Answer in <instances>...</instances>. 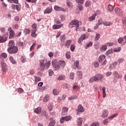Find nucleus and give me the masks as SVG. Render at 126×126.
I'll return each mask as SVG.
<instances>
[{"label": "nucleus", "instance_id": "obj_53", "mask_svg": "<svg viewBox=\"0 0 126 126\" xmlns=\"http://www.w3.org/2000/svg\"><path fill=\"white\" fill-rule=\"evenodd\" d=\"M70 78L72 80L74 79V73L72 72L70 73Z\"/></svg>", "mask_w": 126, "mask_h": 126}, {"label": "nucleus", "instance_id": "obj_44", "mask_svg": "<svg viewBox=\"0 0 126 126\" xmlns=\"http://www.w3.org/2000/svg\"><path fill=\"white\" fill-rule=\"evenodd\" d=\"M100 35L99 34V33H97L94 37V41H98V40L100 39Z\"/></svg>", "mask_w": 126, "mask_h": 126}, {"label": "nucleus", "instance_id": "obj_5", "mask_svg": "<svg viewBox=\"0 0 126 126\" xmlns=\"http://www.w3.org/2000/svg\"><path fill=\"white\" fill-rule=\"evenodd\" d=\"M71 119V117L70 116L62 117L60 119V123H61V124H63V123H64V121L66 122H68V121H70Z\"/></svg>", "mask_w": 126, "mask_h": 126}, {"label": "nucleus", "instance_id": "obj_15", "mask_svg": "<svg viewBox=\"0 0 126 126\" xmlns=\"http://www.w3.org/2000/svg\"><path fill=\"white\" fill-rule=\"evenodd\" d=\"M72 42V40L71 39L67 40L65 44V47H66V48H69V46H70Z\"/></svg>", "mask_w": 126, "mask_h": 126}, {"label": "nucleus", "instance_id": "obj_60", "mask_svg": "<svg viewBox=\"0 0 126 126\" xmlns=\"http://www.w3.org/2000/svg\"><path fill=\"white\" fill-rule=\"evenodd\" d=\"M91 4V2L90 0H87L86 2V6H89Z\"/></svg>", "mask_w": 126, "mask_h": 126}, {"label": "nucleus", "instance_id": "obj_9", "mask_svg": "<svg viewBox=\"0 0 126 126\" xmlns=\"http://www.w3.org/2000/svg\"><path fill=\"white\" fill-rule=\"evenodd\" d=\"M85 110H84V108L82 105H79L78 106V112L77 114H79V113H83Z\"/></svg>", "mask_w": 126, "mask_h": 126}, {"label": "nucleus", "instance_id": "obj_40", "mask_svg": "<svg viewBox=\"0 0 126 126\" xmlns=\"http://www.w3.org/2000/svg\"><path fill=\"white\" fill-rule=\"evenodd\" d=\"M50 97L48 95H46L44 98H43V102H48V100H49Z\"/></svg>", "mask_w": 126, "mask_h": 126}, {"label": "nucleus", "instance_id": "obj_30", "mask_svg": "<svg viewBox=\"0 0 126 126\" xmlns=\"http://www.w3.org/2000/svg\"><path fill=\"white\" fill-rule=\"evenodd\" d=\"M65 76H64V75H60L58 78V80H65Z\"/></svg>", "mask_w": 126, "mask_h": 126}, {"label": "nucleus", "instance_id": "obj_22", "mask_svg": "<svg viewBox=\"0 0 126 126\" xmlns=\"http://www.w3.org/2000/svg\"><path fill=\"white\" fill-rule=\"evenodd\" d=\"M41 111H42V109L41 108V107H38L37 108L34 109V113H35V114H37V115H39V114L41 113Z\"/></svg>", "mask_w": 126, "mask_h": 126}, {"label": "nucleus", "instance_id": "obj_35", "mask_svg": "<svg viewBox=\"0 0 126 126\" xmlns=\"http://www.w3.org/2000/svg\"><path fill=\"white\" fill-rule=\"evenodd\" d=\"M24 32L25 35H29V34H30V32H31V31H30V29H27L24 31Z\"/></svg>", "mask_w": 126, "mask_h": 126}, {"label": "nucleus", "instance_id": "obj_4", "mask_svg": "<svg viewBox=\"0 0 126 126\" xmlns=\"http://www.w3.org/2000/svg\"><path fill=\"white\" fill-rule=\"evenodd\" d=\"M70 25H72V27H75L76 26V31H77V28L79 27V21L77 20H72L70 22Z\"/></svg>", "mask_w": 126, "mask_h": 126}, {"label": "nucleus", "instance_id": "obj_38", "mask_svg": "<svg viewBox=\"0 0 126 126\" xmlns=\"http://www.w3.org/2000/svg\"><path fill=\"white\" fill-rule=\"evenodd\" d=\"M21 62L23 63H26V57L24 56H22L21 57Z\"/></svg>", "mask_w": 126, "mask_h": 126}, {"label": "nucleus", "instance_id": "obj_48", "mask_svg": "<svg viewBox=\"0 0 126 126\" xmlns=\"http://www.w3.org/2000/svg\"><path fill=\"white\" fill-rule=\"evenodd\" d=\"M121 50H122V48L119 47H118L117 48L114 49V51L116 53H118V52H121Z\"/></svg>", "mask_w": 126, "mask_h": 126}, {"label": "nucleus", "instance_id": "obj_58", "mask_svg": "<svg viewBox=\"0 0 126 126\" xmlns=\"http://www.w3.org/2000/svg\"><path fill=\"white\" fill-rule=\"evenodd\" d=\"M35 46H36V43H34L30 48V51H32V50H34L35 48Z\"/></svg>", "mask_w": 126, "mask_h": 126}, {"label": "nucleus", "instance_id": "obj_12", "mask_svg": "<svg viewBox=\"0 0 126 126\" xmlns=\"http://www.w3.org/2000/svg\"><path fill=\"white\" fill-rule=\"evenodd\" d=\"M54 9L57 11H65V10L63 8H62L58 5L54 6Z\"/></svg>", "mask_w": 126, "mask_h": 126}, {"label": "nucleus", "instance_id": "obj_20", "mask_svg": "<svg viewBox=\"0 0 126 126\" xmlns=\"http://www.w3.org/2000/svg\"><path fill=\"white\" fill-rule=\"evenodd\" d=\"M9 48H12L15 47V43H14L13 40H10L8 43Z\"/></svg>", "mask_w": 126, "mask_h": 126}, {"label": "nucleus", "instance_id": "obj_13", "mask_svg": "<svg viewBox=\"0 0 126 126\" xmlns=\"http://www.w3.org/2000/svg\"><path fill=\"white\" fill-rule=\"evenodd\" d=\"M6 40L7 38L5 35L0 36V43H4V42H6Z\"/></svg>", "mask_w": 126, "mask_h": 126}, {"label": "nucleus", "instance_id": "obj_56", "mask_svg": "<svg viewBox=\"0 0 126 126\" xmlns=\"http://www.w3.org/2000/svg\"><path fill=\"white\" fill-rule=\"evenodd\" d=\"M112 53H113L112 50H109L107 51H106V56H109V55L112 54Z\"/></svg>", "mask_w": 126, "mask_h": 126}, {"label": "nucleus", "instance_id": "obj_64", "mask_svg": "<svg viewBox=\"0 0 126 126\" xmlns=\"http://www.w3.org/2000/svg\"><path fill=\"white\" fill-rule=\"evenodd\" d=\"M94 67H98L99 66V63L97 62H95L94 63Z\"/></svg>", "mask_w": 126, "mask_h": 126}, {"label": "nucleus", "instance_id": "obj_8", "mask_svg": "<svg viewBox=\"0 0 126 126\" xmlns=\"http://www.w3.org/2000/svg\"><path fill=\"white\" fill-rule=\"evenodd\" d=\"M114 11L116 14H118L119 16L123 15V11L120 8L116 7L114 9Z\"/></svg>", "mask_w": 126, "mask_h": 126}, {"label": "nucleus", "instance_id": "obj_46", "mask_svg": "<svg viewBox=\"0 0 126 126\" xmlns=\"http://www.w3.org/2000/svg\"><path fill=\"white\" fill-rule=\"evenodd\" d=\"M34 78L35 79V82H39V81H41V78L36 77V76H34Z\"/></svg>", "mask_w": 126, "mask_h": 126}, {"label": "nucleus", "instance_id": "obj_25", "mask_svg": "<svg viewBox=\"0 0 126 126\" xmlns=\"http://www.w3.org/2000/svg\"><path fill=\"white\" fill-rule=\"evenodd\" d=\"M108 110H105L103 111L102 113V117L103 118H107V117H108Z\"/></svg>", "mask_w": 126, "mask_h": 126}, {"label": "nucleus", "instance_id": "obj_1", "mask_svg": "<svg viewBox=\"0 0 126 126\" xmlns=\"http://www.w3.org/2000/svg\"><path fill=\"white\" fill-rule=\"evenodd\" d=\"M103 78V75L101 74H96L94 76L92 77L89 80L90 82H94V81H99Z\"/></svg>", "mask_w": 126, "mask_h": 126}, {"label": "nucleus", "instance_id": "obj_45", "mask_svg": "<svg viewBox=\"0 0 126 126\" xmlns=\"http://www.w3.org/2000/svg\"><path fill=\"white\" fill-rule=\"evenodd\" d=\"M19 27V26L18 25V24H15L13 25L12 26V28L13 29H14V30H17V29H18Z\"/></svg>", "mask_w": 126, "mask_h": 126}, {"label": "nucleus", "instance_id": "obj_61", "mask_svg": "<svg viewBox=\"0 0 126 126\" xmlns=\"http://www.w3.org/2000/svg\"><path fill=\"white\" fill-rule=\"evenodd\" d=\"M49 74L50 76H52V75H53V74H54V71L52 69H50L49 70Z\"/></svg>", "mask_w": 126, "mask_h": 126}, {"label": "nucleus", "instance_id": "obj_7", "mask_svg": "<svg viewBox=\"0 0 126 126\" xmlns=\"http://www.w3.org/2000/svg\"><path fill=\"white\" fill-rule=\"evenodd\" d=\"M87 38V35L86 34H83L81 37H80L78 40V43L79 44H81L83 42L84 40Z\"/></svg>", "mask_w": 126, "mask_h": 126}, {"label": "nucleus", "instance_id": "obj_54", "mask_svg": "<svg viewBox=\"0 0 126 126\" xmlns=\"http://www.w3.org/2000/svg\"><path fill=\"white\" fill-rule=\"evenodd\" d=\"M114 76L116 77V78H120V75H119V73L118 72L115 71L114 73Z\"/></svg>", "mask_w": 126, "mask_h": 126}, {"label": "nucleus", "instance_id": "obj_62", "mask_svg": "<svg viewBox=\"0 0 126 126\" xmlns=\"http://www.w3.org/2000/svg\"><path fill=\"white\" fill-rule=\"evenodd\" d=\"M76 98H77L76 96H73L68 97V99L69 100H74V99H76Z\"/></svg>", "mask_w": 126, "mask_h": 126}, {"label": "nucleus", "instance_id": "obj_28", "mask_svg": "<svg viewBox=\"0 0 126 126\" xmlns=\"http://www.w3.org/2000/svg\"><path fill=\"white\" fill-rule=\"evenodd\" d=\"M60 92H61V91L59 90L54 89L53 91V94H54V95H59Z\"/></svg>", "mask_w": 126, "mask_h": 126}, {"label": "nucleus", "instance_id": "obj_24", "mask_svg": "<svg viewBox=\"0 0 126 126\" xmlns=\"http://www.w3.org/2000/svg\"><path fill=\"white\" fill-rule=\"evenodd\" d=\"M102 97L103 98H105L106 96H107V94H106V88L105 87H102Z\"/></svg>", "mask_w": 126, "mask_h": 126}, {"label": "nucleus", "instance_id": "obj_52", "mask_svg": "<svg viewBox=\"0 0 126 126\" xmlns=\"http://www.w3.org/2000/svg\"><path fill=\"white\" fill-rule=\"evenodd\" d=\"M79 86L78 85H75L73 87V90L76 91V90H79Z\"/></svg>", "mask_w": 126, "mask_h": 126}, {"label": "nucleus", "instance_id": "obj_18", "mask_svg": "<svg viewBox=\"0 0 126 126\" xmlns=\"http://www.w3.org/2000/svg\"><path fill=\"white\" fill-rule=\"evenodd\" d=\"M50 122L49 123L48 126H55V125H56V121L55 120L50 118Z\"/></svg>", "mask_w": 126, "mask_h": 126}, {"label": "nucleus", "instance_id": "obj_41", "mask_svg": "<svg viewBox=\"0 0 126 126\" xmlns=\"http://www.w3.org/2000/svg\"><path fill=\"white\" fill-rule=\"evenodd\" d=\"M74 65L75 66H76L77 68H78V69H80V67H78V65H79V61H76L74 63Z\"/></svg>", "mask_w": 126, "mask_h": 126}, {"label": "nucleus", "instance_id": "obj_63", "mask_svg": "<svg viewBox=\"0 0 126 126\" xmlns=\"http://www.w3.org/2000/svg\"><path fill=\"white\" fill-rule=\"evenodd\" d=\"M92 126H99V123L95 122L92 124Z\"/></svg>", "mask_w": 126, "mask_h": 126}, {"label": "nucleus", "instance_id": "obj_57", "mask_svg": "<svg viewBox=\"0 0 126 126\" xmlns=\"http://www.w3.org/2000/svg\"><path fill=\"white\" fill-rule=\"evenodd\" d=\"M117 116H118V114L115 113V114H114L113 115H112V116H111L110 117H108V118H109V119H114V118L117 117Z\"/></svg>", "mask_w": 126, "mask_h": 126}, {"label": "nucleus", "instance_id": "obj_26", "mask_svg": "<svg viewBox=\"0 0 126 126\" xmlns=\"http://www.w3.org/2000/svg\"><path fill=\"white\" fill-rule=\"evenodd\" d=\"M103 25H104V26H111V25H112V24H113V23H112V22H103L102 23Z\"/></svg>", "mask_w": 126, "mask_h": 126}, {"label": "nucleus", "instance_id": "obj_17", "mask_svg": "<svg viewBox=\"0 0 126 126\" xmlns=\"http://www.w3.org/2000/svg\"><path fill=\"white\" fill-rule=\"evenodd\" d=\"M14 36H15V32H14V31L11 30V31H10L9 38L12 39V38H13Z\"/></svg>", "mask_w": 126, "mask_h": 126}, {"label": "nucleus", "instance_id": "obj_3", "mask_svg": "<svg viewBox=\"0 0 126 126\" xmlns=\"http://www.w3.org/2000/svg\"><path fill=\"white\" fill-rule=\"evenodd\" d=\"M98 63H102V65H105L107 63V60H106V56L104 55H101L98 58Z\"/></svg>", "mask_w": 126, "mask_h": 126}, {"label": "nucleus", "instance_id": "obj_6", "mask_svg": "<svg viewBox=\"0 0 126 126\" xmlns=\"http://www.w3.org/2000/svg\"><path fill=\"white\" fill-rule=\"evenodd\" d=\"M1 65L2 70H3V72H6V71H7V66L6 65V63H5L4 61H2L1 62Z\"/></svg>", "mask_w": 126, "mask_h": 126}, {"label": "nucleus", "instance_id": "obj_27", "mask_svg": "<svg viewBox=\"0 0 126 126\" xmlns=\"http://www.w3.org/2000/svg\"><path fill=\"white\" fill-rule=\"evenodd\" d=\"M51 66V61L47 62L45 64H44L45 68L48 69Z\"/></svg>", "mask_w": 126, "mask_h": 126}, {"label": "nucleus", "instance_id": "obj_50", "mask_svg": "<svg viewBox=\"0 0 126 126\" xmlns=\"http://www.w3.org/2000/svg\"><path fill=\"white\" fill-rule=\"evenodd\" d=\"M75 49V45L72 44L70 46V50L72 52H74V50Z\"/></svg>", "mask_w": 126, "mask_h": 126}, {"label": "nucleus", "instance_id": "obj_2", "mask_svg": "<svg viewBox=\"0 0 126 126\" xmlns=\"http://www.w3.org/2000/svg\"><path fill=\"white\" fill-rule=\"evenodd\" d=\"M8 53L11 55L13 54H17L18 52V47L14 46L13 47H8L7 50Z\"/></svg>", "mask_w": 126, "mask_h": 126}, {"label": "nucleus", "instance_id": "obj_10", "mask_svg": "<svg viewBox=\"0 0 126 126\" xmlns=\"http://www.w3.org/2000/svg\"><path fill=\"white\" fill-rule=\"evenodd\" d=\"M77 75L78 77V79L79 80L80 79H82V76L83 75V73L81 71H77Z\"/></svg>", "mask_w": 126, "mask_h": 126}, {"label": "nucleus", "instance_id": "obj_59", "mask_svg": "<svg viewBox=\"0 0 126 126\" xmlns=\"http://www.w3.org/2000/svg\"><path fill=\"white\" fill-rule=\"evenodd\" d=\"M65 57L67 59H69L70 58V53L67 52L65 54Z\"/></svg>", "mask_w": 126, "mask_h": 126}, {"label": "nucleus", "instance_id": "obj_51", "mask_svg": "<svg viewBox=\"0 0 126 126\" xmlns=\"http://www.w3.org/2000/svg\"><path fill=\"white\" fill-rule=\"evenodd\" d=\"M48 108L49 112H51V111H53V106L52 105V104H49Z\"/></svg>", "mask_w": 126, "mask_h": 126}, {"label": "nucleus", "instance_id": "obj_29", "mask_svg": "<svg viewBox=\"0 0 126 126\" xmlns=\"http://www.w3.org/2000/svg\"><path fill=\"white\" fill-rule=\"evenodd\" d=\"M82 122H83L82 118H79L78 119V121H77L78 126H82Z\"/></svg>", "mask_w": 126, "mask_h": 126}, {"label": "nucleus", "instance_id": "obj_47", "mask_svg": "<svg viewBox=\"0 0 126 126\" xmlns=\"http://www.w3.org/2000/svg\"><path fill=\"white\" fill-rule=\"evenodd\" d=\"M107 9L108 11H113V6L111 4L108 5L107 7Z\"/></svg>", "mask_w": 126, "mask_h": 126}, {"label": "nucleus", "instance_id": "obj_31", "mask_svg": "<svg viewBox=\"0 0 126 126\" xmlns=\"http://www.w3.org/2000/svg\"><path fill=\"white\" fill-rule=\"evenodd\" d=\"M40 66L39 68H38V70L39 71H43V70H45V65H42V64H39Z\"/></svg>", "mask_w": 126, "mask_h": 126}, {"label": "nucleus", "instance_id": "obj_39", "mask_svg": "<svg viewBox=\"0 0 126 126\" xmlns=\"http://www.w3.org/2000/svg\"><path fill=\"white\" fill-rule=\"evenodd\" d=\"M9 60L12 63H16V61L13 59L12 56L9 57Z\"/></svg>", "mask_w": 126, "mask_h": 126}, {"label": "nucleus", "instance_id": "obj_14", "mask_svg": "<svg viewBox=\"0 0 126 126\" xmlns=\"http://www.w3.org/2000/svg\"><path fill=\"white\" fill-rule=\"evenodd\" d=\"M36 32H37V31L36 30H31V36L33 38H36L37 36V34H36Z\"/></svg>", "mask_w": 126, "mask_h": 126}, {"label": "nucleus", "instance_id": "obj_55", "mask_svg": "<svg viewBox=\"0 0 126 126\" xmlns=\"http://www.w3.org/2000/svg\"><path fill=\"white\" fill-rule=\"evenodd\" d=\"M17 45L19 47H23V42L21 41H18Z\"/></svg>", "mask_w": 126, "mask_h": 126}, {"label": "nucleus", "instance_id": "obj_37", "mask_svg": "<svg viewBox=\"0 0 126 126\" xmlns=\"http://www.w3.org/2000/svg\"><path fill=\"white\" fill-rule=\"evenodd\" d=\"M100 50H101L102 52H105L107 50V46L106 45H102Z\"/></svg>", "mask_w": 126, "mask_h": 126}, {"label": "nucleus", "instance_id": "obj_19", "mask_svg": "<svg viewBox=\"0 0 126 126\" xmlns=\"http://www.w3.org/2000/svg\"><path fill=\"white\" fill-rule=\"evenodd\" d=\"M63 26V24H62L60 25H54L53 26V28L54 29H60V28H62Z\"/></svg>", "mask_w": 126, "mask_h": 126}, {"label": "nucleus", "instance_id": "obj_43", "mask_svg": "<svg viewBox=\"0 0 126 126\" xmlns=\"http://www.w3.org/2000/svg\"><path fill=\"white\" fill-rule=\"evenodd\" d=\"M0 56L3 60H4V59H6V58H7V55H6V53H2L0 55Z\"/></svg>", "mask_w": 126, "mask_h": 126}, {"label": "nucleus", "instance_id": "obj_21", "mask_svg": "<svg viewBox=\"0 0 126 126\" xmlns=\"http://www.w3.org/2000/svg\"><path fill=\"white\" fill-rule=\"evenodd\" d=\"M53 9L52 8H47L44 11V14H47L49 13H51Z\"/></svg>", "mask_w": 126, "mask_h": 126}, {"label": "nucleus", "instance_id": "obj_49", "mask_svg": "<svg viewBox=\"0 0 126 126\" xmlns=\"http://www.w3.org/2000/svg\"><path fill=\"white\" fill-rule=\"evenodd\" d=\"M8 2H14V3H18V0H7Z\"/></svg>", "mask_w": 126, "mask_h": 126}, {"label": "nucleus", "instance_id": "obj_32", "mask_svg": "<svg viewBox=\"0 0 126 126\" xmlns=\"http://www.w3.org/2000/svg\"><path fill=\"white\" fill-rule=\"evenodd\" d=\"M42 116H43L44 118H46V119H48L49 117H48V114H47V112L45 111H42Z\"/></svg>", "mask_w": 126, "mask_h": 126}, {"label": "nucleus", "instance_id": "obj_16", "mask_svg": "<svg viewBox=\"0 0 126 126\" xmlns=\"http://www.w3.org/2000/svg\"><path fill=\"white\" fill-rule=\"evenodd\" d=\"M62 115H65L67 114V112L68 111V108L66 107H63L62 109Z\"/></svg>", "mask_w": 126, "mask_h": 126}, {"label": "nucleus", "instance_id": "obj_42", "mask_svg": "<svg viewBox=\"0 0 126 126\" xmlns=\"http://www.w3.org/2000/svg\"><path fill=\"white\" fill-rule=\"evenodd\" d=\"M92 45H93V43L92 42L90 41L89 43L85 45V48L87 49V48H89V47H92Z\"/></svg>", "mask_w": 126, "mask_h": 126}, {"label": "nucleus", "instance_id": "obj_36", "mask_svg": "<svg viewBox=\"0 0 126 126\" xmlns=\"http://www.w3.org/2000/svg\"><path fill=\"white\" fill-rule=\"evenodd\" d=\"M60 39H61V42H63V43H64V40H65V35L63 34L60 37Z\"/></svg>", "mask_w": 126, "mask_h": 126}, {"label": "nucleus", "instance_id": "obj_33", "mask_svg": "<svg viewBox=\"0 0 126 126\" xmlns=\"http://www.w3.org/2000/svg\"><path fill=\"white\" fill-rule=\"evenodd\" d=\"M12 7H13L14 9H16L17 11H20V7L18 5H12Z\"/></svg>", "mask_w": 126, "mask_h": 126}, {"label": "nucleus", "instance_id": "obj_23", "mask_svg": "<svg viewBox=\"0 0 126 126\" xmlns=\"http://www.w3.org/2000/svg\"><path fill=\"white\" fill-rule=\"evenodd\" d=\"M96 15L97 14H94L93 15L91 16L88 19L89 21H93V20H95Z\"/></svg>", "mask_w": 126, "mask_h": 126}, {"label": "nucleus", "instance_id": "obj_11", "mask_svg": "<svg viewBox=\"0 0 126 126\" xmlns=\"http://www.w3.org/2000/svg\"><path fill=\"white\" fill-rule=\"evenodd\" d=\"M58 64L61 68H63V67H64V65H65V62L63 60H61L59 61Z\"/></svg>", "mask_w": 126, "mask_h": 126}, {"label": "nucleus", "instance_id": "obj_34", "mask_svg": "<svg viewBox=\"0 0 126 126\" xmlns=\"http://www.w3.org/2000/svg\"><path fill=\"white\" fill-rule=\"evenodd\" d=\"M32 30H35L36 31H37V24H36L35 23H33L32 25Z\"/></svg>", "mask_w": 126, "mask_h": 126}]
</instances>
